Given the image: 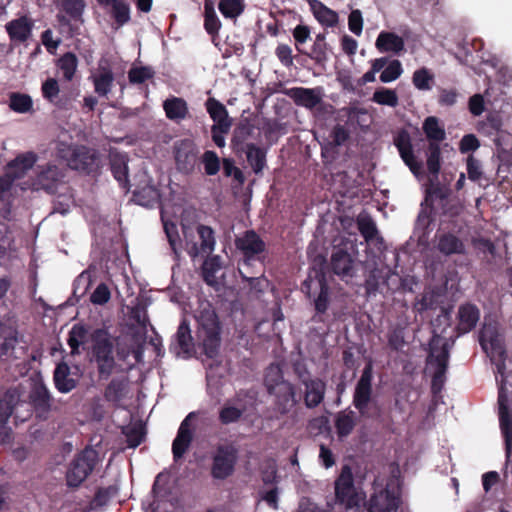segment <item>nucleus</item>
Segmentation results:
<instances>
[{
  "label": "nucleus",
  "mask_w": 512,
  "mask_h": 512,
  "mask_svg": "<svg viewBox=\"0 0 512 512\" xmlns=\"http://www.w3.org/2000/svg\"><path fill=\"white\" fill-rule=\"evenodd\" d=\"M479 342L496 366V381L499 384V425L505 439L506 463H509L512 461V408L506 394L504 379L506 350L496 324L486 323L483 325L479 334Z\"/></svg>",
  "instance_id": "1"
},
{
  "label": "nucleus",
  "mask_w": 512,
  "mask_h": 512,
  "mask_svg": "<svg viewBox=\"0 0 512 512\" xmlns=\"http://www.w3.org/2000/svg\"><path fill=\"white\" fill-rule=\"evenodd\" d=\"M264 385L272 397L273 410L280 415H287L297 405L298 398L295 386L284 379L281 367L271 364L264 377Z\"/></svg>",
  "instance_id": "2"
},
{
  "label": "nucleus",
  "mask_w": 512,
  "mask_h": 512,
  "mask_svg": "<svg viewBox=\"0 0 512 512\" xmlns=\"http://www.w3.org/2000/svg\"><path fill=\"white\" fill-rule=\"evenodd\" d=\"M199 325L198 336L202 340L205 354L209 358L217 355L220 346V322L212 304L201 301L195 312Z\"/></svg>",
  "instance_id": "3"
},
{
  "label": "nucleus",
  "mask_w": 512,
  "mask_h": 512,
  "mask_svg": "<svg viewBox=\"0 0 512 512\" xmlns=\"http://www.w3.org/2000/svg\"><path fill=\"white\" fill-rule=\"evenodd\" d=\"M451 346L452 344L437 334H434L429 342L427 365L433 370L431 389L435 394L444 386Z\"/></svg>",
  "instance_id": "4"
},
{
  "label": "nucleus",
  "mask_w": 512,
  "mask_h": 512,
  "mask_svg": "<svg viewBox=\"0 0 512 512\" xmlns=\"http://www.w3.org/2000/svg\"><path fill=\"white\" fill-rule=\"evenodd\" d=\"M92 354L99 379L107 380L115 370L114 344L105 329H96L91 334Z\"/></svg>",
  "instance_id": "5"
},
{
  "label": "nucleus",
  "mask_w": 512,
  "mask_h": 512,
  "mask_svg": "<svg viewBox=\"0 0 512 512\" xmlns=\"http://www.w3.org/2000/svg\"><path fill=\"white\" fill-rule=\"evenodd\" d=\"M99 462L98 451L92 447H86L71 461L66 473L67 485L73 488L79 487Z\"/></svg>",
  "instance_id": "6"
},
{
  "label": "nucleus",
  "mask_w": 512,
  "mask_h": 512,
  "mask_svg": "<svg viewBox=\"0 0 512 512\" xmlns=\"http://www.w3.org/2000/svg\"><path fill=\"white\" fill-rule=\"evenodd\" d=\"M173 156L178 172L189 175L199 166L200 150L191 139H180L173 144Z\"/></svg>",
  "instance_id": "7"
},
{
  "label": "nucleus",
  "mask_w": 512,
  "mask_h": 512,
  "mask_svg": "<svg viewBox=\"0 0 512 512\" xmlns=\"http://www.w3.org/2000/svg\"><path fill=\"white\" fill-rule=\"evenodd\" d=\"M57 156L66 161L67 165L74 170L90 172L95 165V154L85 146H72L66 143H59Z\"/></svg>",
  "instance_id": "8"
},
{
  "label": "nucleus",
  "mask_w": 512,
  "mask_h": 512,
  "mask_svg": "<svg viewBox=\"0 0 512 512\" xmlns=\"http://www.w3.org/2000/svg\"><path fill=\"white\" fill-rule=\"evenodd\" d=\"M235 247L242 255L245 266H250L253 261H263L265 258L266 244L254 230H247L237 236Z\"/></svg>",
  "instance_id": "9"
},
{
  "label": "nucleus",
  "mask_w": 512,
  "mask_h": 512,
  "mask_svg": "<svg viewBox=\"0 0 512 512\" xmlns=\"http://www.w3.org/2000/svg\"><path fill=\"white\" fill-rule=\"evenodd\" d=\"M296 105L308 110L328 111L332 106L323 102V90L320 87L304 88L294 87L286 91Z\"/></svg>",
  "instance_id": "10"
},
{
  "label": "nucleus",
  "mask_w": 512,
  "mask_h": 512,
  "mask_svg": "<svg viewBox=\"0 0 512 512\" xmlns=\"http://www.w3.org/2000/svg\"><path fill=\"white\" fill-rule=\"evenodd\" d=\"M335 495L339 503L346 509L359 507L361 498L354 487L353 474L348 466L343 467L341 474L335 481Z\"/></svg>",
  "instance_id": "11"
},
{
  "label": "nucleus",
  "mask_w": 512,
  "mask_h": 512,
  "mask_svg": "<svg viewBox=\"0 0 512 512\" xmlns=\"http://www.w3.org/2000/svg\"><path fill=\"white\" fill-rule=\"evenodd\" d=\"M373 367L368 363L356 383L353 393V405L361 416H366L372 399Z\"/></svg>",
  "instance_id": "12"
},
{
  "label": "nucleus",
  "mask_w": 512,
  "mask_h": 512,
  "mask_svg": "<svg viewBox=\"0 0 512 512\" xmlns=\"http://www.w3.org/2000/svg\"><path fill=\"white\" fill-rule=\"evenodd\" d=\"M197 233L200 238L199 245L194 241H189L187 230H183L184 238L186 241V250L189 256L193 259L200 255H209L214 251L216 244L214 231L211 227L200 224L197 226Z\"/></svg>",
  "instance_id": "13"
},
{
  "label": "nucleus",
  "mask_w": 512,
  "mask_h": 512,
  "mask_svg": "<svg viewBox=\"0 0 512 512\" xmlns=\"http://www.w3.org/2000/svg\"><path fill=\"white\" fill-rule=\"evenodd\" d=\"M236 459V450L232 446H219L213 456L212 476L221 480L229 477L234 471Z\"/></svg>",
  "instance_id": "14"
},
{
  "label": "nucleus",
  "mask_w": 512,
  "mask_h": 512,
  "mask_svg": "<svg viewBox=\"0 0 512 512\" xmlns=\"http://www.w3.org/2000/svg\"><path fill=\"white\" fill-rule=\"evenodd\" d=\"M64 174L56 165L46 164L38 166V173L33 181V187L53 194L63 183Z\"/></svg>",
  "instance_id": "15"
},
{
  "label": "nucleus",
  "mask_w": 512,
  "mask_h": 512,
  "mask_svg": "<svg viewBox=\"0 0 512 512\" xmlns=\"http://www.w3.org/2000/svg\"><path fill=\"white\" fill-rule=\"evenodd\" d=\"M400 505L399 493L390 489L389 485L371 495L368 512H397Z\"/></svg>",
  "instance_id": "16"
},
{
  "label": "nucleus",
  "mask_w": 512,
  "mask_h": 512,
  "mask_svg": "<svg viewBox=\"0 0 512 512\" xmlns=\"http://www.w3.org/2000/svg\"><path fill=\"white\" fill-rule=\"evenodd\" d=\"M430 185L426 189V200L439 201L443 214L448 216H456L461 211V206L457 204L448 205V197L450 195V189L438 182V178L435 179L431 176Z\"/></svg>",
  "instance_id": "17"
},
{
  "label": "nucleus",
  "mask_w": 512,
  "mask_h": 512,
  "mask_svg": "<svg viewBox=\"0 0 512 512\" xmlns=\"http://www.w3.org/2000/svg\"><path fill=\"white\" fill-rule=\"evenodd\" d=\"M332 272L341 279L354 277L356 273L355 258L345 249H334L330 257Z\"/></svg>",
  "instance_id": "18"
},
{
  "label": "nucleus",
  "mask_w": 512,
  "mask_h": 512,
  "mask_svg": "<svg viewBox=\"0 0 512 512\" xmlns=\"http://www.w3.org/2000/svg\"><path fill=\"white\" fill-rule=\"evenodd\" d=\"M195 415V412H190L179 426L177 435L172 443V453L175 461L181 459L191 445L193 440L191 420L195 417Z\"/></svg>",
  "instance_id": "19"
},
{
  "label": "nucleus",
  "mask_w": 512,
  "mask_h": 512,
  "mask_svg": "<svg viewBox=\"0 0 512 512\" xmlns=\"http://www.w3.org/2000/svg\"><path fill=\"white\" fill-rule=\"evenodd\" d=\"M399 154L404 163L409 167L414 175H419L422 171V162L418 161L413 153L411 138L407 131H400L394 139Z\"/></svg>",
  "instance_id": "20"
},
{
  "label": "nucleus",
  "mask_w": 512,
  "mask_h": 512,
  "mask_svg": "<svg viewBox=\"0 0 512 512\" xmlns=\"http://www.w3.org/2000/svg\"><path fill=\"white\" fill-rule=\"evenodd\" d=\"M174 339V342L170 346L171 351L174 352L176 356H190L194 349V342L189 323L186 319H183L178 326Z\"/></svg>",
  "instance_id": "21"
},
{
  "label": "nucleus",
  "mask_w": 512,
  "mask_h": 512,
  "mask_svg": "<svg viewBox=\"0 0 512 512\" xmlns=\"http://www.w3.org/2000/svg\"><path fill=\"white\" fill-rule=\"evenodd\" d=\"M33 26L34 23L31 18L21 16L9 21L5 25V29L11 41L24 43L31 37Z\"/></svg>",
  "instance_id": "22"
},
{
  "label": "nucleus",
  "mask_w": 512,
  "mask_h": 512,
  "mask_svg": "<svg viewBox=\"0 0 512 512\" xmlns=\"http://www.w3.org/2000/svg\"><path fill=\"white\" fill-rule=\"evenodd\" d=\"M457 317L458 324L456 330L458 335H463L476 327L480 319V310L476 305L470 303L462 304L458 308Z\"/></svg>",
  "instance_id": "23"
},
{
  "label": "nucleus",
  "mask_w": 512,
  "mask_h": 512,
  "mask_svg": "<svg viewBox=\"0 0 512 512\" xmlns=\"http://www.w3.org/2000/svg\"><path fill=\"white\" fill-rule=\"evenodd\" d=\"M303 386L305 406L309 409L318 407L325 398L326 383L319 378H313L305 381Z\"/></svg>",
  "instance_id": "24"
},
{
  "label": "nucleus",
  "mask_w": 512,
  "mask_h": 512,
  "mask_svg": "<svg viewBox=\"0 0 512 512\" xmlns=\"http://www.w3.org/2000/svg\"><path fill=\"white\" fill-rule=\"evenodd\" d=\"M94 85V91L100 97H107L111 92L114 83V74L108 66L99 64L95 73L89 77Z\"/></svg>",
  "instance_id": "25"
},
{
  "label": "nucleus",
  "mask_w": 512,
  "mask_h": 512,
  "mask_svg": "<svg viewBox=\"0 0 512 512\" xmlns=\"http://www.w3.org/2000/svg\"><path fill=\"white\" fill-rule=\"evenodd\" d=\"M110 168L114 178L123 187L126 188L128 179V162L129 157L126 153L118 152L116 150L110 151L109 154Z\"/></svg>",
  "instance_id": "26"
},
{
  "label": "nucleus",
  "mask_w": 512,
  "mask_h": 512,
  "mask_svg": "<svg viewBox=\"0 0 512 512\" xmlns=\"http://www.w3.org/2000/svg\"><path fill=\"white\" fill-rule=\"evenodd\" d=\"M29 398L39 416L45 417L51 409L52 399L46 385L41 382L35 383L30 392Z\"/></svg>",
  "instance_id": "27"
},
{
  "label": "nucleus",
  "mask_w": 512,
  "mask_h": 512,
  "mask_svg": "<svg viewBox=\"0 0 512 512\" xmlns=\"http://www.w3.org/2000/svg\"><path fill=\"white\" fill-rule=\"evenodd\" d=\"M315 19L323 26L335 27L339 22L338 13L319 0H305Z\"/></svg>",
  "instance_id": "28"
},
{
  "label": "nucleus",
  "mask_w": 512,
  "mask_h": 512,
  "mask_svg": "<svg viewBox=\"0 0 512 512\" xmlns=\"http://www.w3.org/2000/svg\"><path fill=\"white\" fill-rule=\"evenodd\" d=\"M375 46L382 53L399 54L404 51L405 43L402 37L393 32L382 31L379 33Z\"/></svg>",
  "instance_id": "29"
},
{
  "label": "nucleus",
  "mask_w": 512,
  "mask_h": 512,
  "mask_svg": "<svg viewBox=\"0 0 512 512\" xmlns=\"http://www.w3.org/2000/svg\"><path fill=\"white\" fill-rule=\"evenodd\" d=\"M129 380L127 377L113 378L105 388L104 398L108 402L119 404L128 394Z\"/></svg>",
  "instance_id": "30"
},
{
  "label": "nucleus",
  "mask_w": 512,
  "mask_h": 512,
  "mask_svg": "<svg viewBox=\"0 0 512 512\" xmlns=\"http://www.w3.org/2000/svg\"><path fill=\"white\" fill-rule=\"evenodd\" d=\"M36 161L37 155L34 152H27L10 161L6 169L14 175V178L21 179L32 169Z\"/></svg>",
  "instance_id": "31"
},
{
  "label": "nucleus",
  "mask_w": 512,
  "mask_h": 512,
  "mask_svg": "<svg viewBox=\"0 0 512 512\" xmlns=\"http://www.w3.org/2000/svg\"><path fill=\"white\" fill-rule=\"evenodd\" d=\"M54 383L61 393H68L77 386V380L71 377V370L67 363H59L54 371Z\"/></svg>",
  "instance_id": "32"
},
{
  "label": "nucleus",
  "mask_w": 512,
  "mask_h": 512,
  "mask_svg": "<svg viewBox=\"0 0 512 512\" xmlns=\"http://www.w3.org/2000/svg\"><path fill=\"white\" fill-rule=\"evenodd\" d=\"M205 106L210 117L215 122L213 126H219L224 129L232 126V120L228 116V111L220 101L215 98H208Z\"/></svg>",
  "instance_id": "33"
},
{
  "label": "nucleus",
  "mask_w": 512,
  "mask_h": 512,
  "mask_svg": "<svg viewBox=\"0 0 512 512\" xmlns=\"http://www.w3.org/2000/svg\"><path fill=\"white\" fill-rule=\"evenodd\" d=\"M437 249L445 256L465 253L463 241L452 233H443L439 236Z\"/></svg>",
  "instance_id": "34"
},
{
  "label": "nucleus",
  "mask_w": 512,
  "mask_h": 512,
  "mask_svg": "<svg viewBox=\"0 0 512 512\" xmlns=\"http://www.w3.org/2000/svg\"><path fill=\"white\" fill-rule=\"evenodd\" d=\"M163 109L166 117L172 121L180 122L188 115L187 102L180 97H171L164 101Z\"/></svg>",
  "instance_id": "35"
},
{
  "label": "nucleus",
  "mask_w": 512,
  "mask_h": 512,
  "mask_svg": "<svg viewBox=\"0 0 512 512\" xmlns=\"http://www.w3.org/2000/svg\"><path fill=\"white\" fill-rule=\"evenodd\" d=\"M356 413L352 410H343L335 417V428L339 439L348 437L356 426Z\"/></svg>",
  "instance_id": "36"
},
{
  "label": "nucleus",
  "mask_w": 512,
  "mask_h": 512,
  "mask_svg": "<svg viewBox=\"0 0 512 512\" xmlns=\"http://www.w3.org/2000/svg\"><path fill=\"white\" fill-rule=\"evenodd\" d=\"M20 405V394L16 389L8 390L0 399V425H5L13 411Z\"/></svg>",
  "instance_id": "37"
},
{
  "label": "nucleus",
  "mask_w": 512,
  "mask_h": 512,
  "mask_svg": "<svg viewBox=\"0 0 512 512\" xmlns=\"http://www.w3.org/2000/svg\"><path fill=\"white\" fill-rule=\"evenodd\" d=\"M254 125L247 119H242L234 128L231 143L238 151H244L245 141L249 139L254 133Z\"/></svg>",
  "instance_id": "38"
},
{
  "label": "nucleus",
  "mask_w": 512,
  "mask_h": 512,
  "mask_svg": "<svg viewBox=\"0 0 512 512\" xmlns=\"http://www.w3.org/2000/svg\"><path fill=\"white\" fill-rule=\"evenodd\" d=\"M243 152L246 153L247 161L253 171L260 173L266 164L265 151L254 144H246Z\"/></svg>",
  "instance_id": "39"
},
{
  "label": "nucleus",
  "mask_w": 512,
  "mask_h": 512,
  "mask_svg": "<svg viewBox=\"0 0 512 512\" xmlns=\"http://www.w3.org/2000/svg\"><path fill=\"white\" fill-rule=\"evenodd\" d=\"M88 339V329L84 325L75 324L68 335V345L71 348V353L73 355L79 354V348L82 346Z\"/></svg>",
  "instance_id": "40"
},
{
  "label": "nucleus",
  "mask_w": 512,
  "mask_h": 512,
  "mask_svg": "<svg viewBox=\"0 0 512 512\" xmlns=\"http://www.w3.org/2000/svg\"><path fill=\"white\" fill-rule=\"evenodd\" d=\"M159 196V191L152 185H145L134 192L135 202L144 207L154 206L158 202Z\"/></svg>",
  "instance_id": "41"
},
{
  "label": "nucleus",
  "mask_w": 512,
  "mask_h": 512,
  "mask_svg": "<svg viewBox=\"0 0 512 512\" xmlns=\"http://www.w3.org/2000/svg\"><path fill=\"white\" fill-rule=\"evenodd\" d=\"M162 221H163V227H164L165 234L167 236L171 250L174 254V259L176 262H179L180 256H181V251H180L181 244H180V238H179L177 226L174 222L165 220L163 217H162Z\"/></svg>",
  "instance_id": "42"
},
{
  "label": "nucleus",
  "mask_w": 512,
  "mask_h": 512,
  "mask_svg": "<svg viewBox=\"0 0 512 512\" xmlns=\"http://www.w3.org/2000/svg\"><path fill=\"white\" fill-rule=\"evenodd\" d=\"M221 269V258L219 256H212L205 259L202 265V274L205 282L214 286L218 283L216 274Z\"/></svg>",
  "instance_id": "43"
},
{
  "label": "nucleus",
  "mask_w": 512,
  "mask_h": 512,
  "mask_svg": "<svg viewBox=\"0 0 512 512\" xmlns=\"http://www.w3.org/2000/svg\"><path fill=\"white\" fill-rule=\"evenodd\" d=\"M423 131L430 142L439 143L446 137L444 128L439 125L438 118L434 116H429L425 119L423 123Z\"/></svg>",
  "instance_id": "44"
},
{
  "label": "nucleus",
  "mask_w": 512,
  "mask_h": 512,
  "mask_svg": "<svg viewBox=\"0 0 512 512\" xmlns=\"http://www.w3.org/2000/svg\"><path fill=\"white\" fill-rule=\"evenodd\" d=\"M326 34L319 33L316 35L311 53L307 54L316 63L322 64L328 60V50L330 49L325 41Z\"/></svg>",
  "instance_id": "45"
},
{
  "label": "nucleus",
  "mask_w": 512,
  "mask_h": 512,
  "mask_svg": "<svg viewBox=\"0 0 512 512\" xmlns=\"http://www.w3.org/2000/svg\"><path fill=\"white\" fill-rule=\"evenodd\" d=\"M357 227L366 242H371L378 234L374 220L368 214H360L357 217Z\"/></svg>",
  "instance_id": "46"
},
{
  "label": "nucleus",
  "mask_w": 512,
  "mask_h": 512,
  "mask_svg": "<svg viewBox=\"0 0 512 512\" xmlns=\"http://www.w3.org/2000/svg\"><path fill=\"white\" fill-rule=\"evenodd\" d=\"M57 66L62 71L64 79L71 81L77 70L78 59L74 53L67 52L59 58Z\"/></svg>",
  "instance_id": "47"
},
{
  "label": "nucleus",
  "mask_w": 512,
  "mask_h": 512,
  "mask_svg": "<svg viewBox=\"0 0 512 512\" xmlns=\"http://www.w3.org/2000/svg\"><path fill=\"white\" fill-rule=\"evenodd\" d=\"M440 155L441 150L439 143L429 142L426 163L429 173L431 174V176H434L435 179L438 178V174L441 168Z\"/></svg>",
  "instance_id": "48"
},
{
  "label": "nucleus",
  "mask_w": 512,
  "mask_h": 512,
  "mask_svg": "<svg viewBox=\"0 0 512 512\" xmlns=\"http://www.w3.org/2000/svg\"><path fill=\"white\" fill-rule=\"evenodd\" d=\"M317 283L320 291L317 298L314 300L315 310L317 314H324L329 307V286L324 275H321L317 279Z\"/></svg>",
  "instance_id": "49"
},
{
  "label": "nucleus",
  "mask_w": 512,
  "mask_h": 512,
  "mask_svg": "<svg viewBox=\"0 0 512 512\" xmlns=\"http://www.w3.org/2000/svg\"><path fill=\"white\" fill-rule=\"evenodd\" d=\"M33 102L29 95L12 93L9 97V107L17 113H27L32 109Z\"/></svg>",
  "instance_id": "50"
},
{
  "label": "nucleus",
  "mask_w": 512,
  "mask_h": 512,
  "mask_svg": "<svg viewBox=\"0 0 512 512\" xmlns=\"http://www.w3.org/2000/svg\"><path fill=\"white\" fill-rule=\"evenodd\" d=\"M17 344L18 338L15 334L6 337L0 345V358L3 360L19 358ZM19 350H22V347Z\"/></svg>",
  "instance_id": "51"
},
{
  "label": "nucleus",
  "mask_w": 512,
  "mask_h": 512,
  "mask_svg": "<svg viewBox=\"0 0 512 512\" xmlns=\"http://www.w3.org/2000/svg\"><path fill=\"white\" fill-rule=\"evenodd\" d=\"M219 11L226 18H236L244 11V4L241 0H220Z\"/></svg>",
  "instance_id": "52"
},
{
  "label": "nucleus",
  "mask_w": 512,
  "mask_h": 512,
  "mask_svg": "<svg viewBox=\"0 0 512 512\" xmlns=\"http://www.w3.org/2000/svg\"><path fill=\"white\" fill-rule=\"evenodd\" d=\"M245 410V406L224 405L219 412V420L224 425L235 423L242 417Z\"/></svg>",
  "instance_id": "53"
},
{
  "label": "nucleus",
  "mask_w": 512,
  "mask_h": 512,
  "mask_svg": "<svg viewBox=\"0 0 512 512\" xmlns=\"http://www.w3.org/2000/svg\"><path fill=\"white\" fill-rule=\"evenodd\" d=\"M372 100L380 105L396 107L398 105V96L392 89L381 88L374 92Z\"/></svg>",
  "instance_id": "54"
},
{
  "label": "nucleus",
  "mask_w": 512,
  "mask_h": 512,
  "mask_svg": "<svg viewBox=\"0 0 512 512\" xmlns=\"http://www.w3.org/2000/svg\"><path fill=\"white\" fill-rule=\"evenodd\" d=\"M59 3L72 19L81 20L85 8L84 0H59Z\"/></svg>",
  "instance_id": "55"
},
{
  "label": "nucleus",
  "mask_w": 512,
  "mask_h": 512,
  "mask_svg": "<svg viewBox=\"0 0 512 512\" xmlns=\"http://www.w3.org/2000/svg\"><path fill=\"white\" fill-rule=\"evenodd\" d=\"M403 72L402 64L399 60L394 59L388 63L386 68L380 74L382 83H390L398 79Z\"/></svg>",
  "instance_id": "56"
},
{
  "label": "nucleus",
  "mask_w": 512,
  "mask_h": 512,
  "mask_svg": "<svg viewBox=\"0 0 512 512\" xmlns=\"http://www.w3.org/2000/svg\"><path fill=\"white\" fill-rule=\"evenodd\" d=\"M154 76V70L148 66L132 67L128 72L131 84H142Z\"/></svg>",
  "instance_id": "57"
},
{
  "label": "nucleus",
  "mask_w": 512,
  "mask_h": 512,
  "mask_svg": "<svg viewBox=\"0 0 512 512\" xmlns=\"http://www.w3.org/2000/svg\"><path fill=\"white\" fill-rule=\"evenodd\" d=\"M129 448H136L144 440L145 433L141 425L126 427L123 430Z\"/></svg>",
  "instance_id": "58"
},
{
  "label": "nucleus",
  "mask_w": 512,
  "mask_h": 512,
  "mask_svg": "<svg viewBox=\"0 0 512 512\" xmlns=\"http://www.w3.org/2000/svg\"><path fill=\"white\" fill-rule=\"evenodd\" d=\"M433 76L429 73L428 69L421 68L413 73L412 81L414 86L419 90L431 89V81Z\"/></svg>",
  "instance_id": "59"
},
{
  "label": "nucleus",
  "mask_w": 512,
  "mask_h": 512,
  "mask_svg": "<svg viewBox=\"0 0 512 512\" xmlns=\"http://www.w3.org/2000/svg\"><path fill=\"white\" fill-rule=\"evenodd\" d=\"M43 97L51 103H56L60 88L56 79L48 78L41 87Z\"/></svg>",
  "instance_id": "60"
},
{
  "label": "nucleus",
  "mask_w": 512,
  "mask_h": 512,
  "mask_svg": "<svg viewBox=\"0 0 512 512\" xmlns=\"http://www.w3.org/2000/svg\"><path fill=\"white\" fill-rule=\"evenodd\" d=\"M202 162L204 164L205 173L213 176L218 173L220 169V162L217 154L214 151H206L203 154Z\"/></svg>",
  "instance_id": "61"
},
{
  "label": "nucleus",
  "mask_w": 512,
  "mask_h": 512,
  "mask_svg": "<svg viewBox=\"0 0 512 512\" xmlns=\"http://www.w3.org/2000/svg\"><path fill=\"white\" fill-rule=\"evenodd\" d=\"M112 15L119 25H123L130 20L129 5L124 0H119L112 8Z\"/></svg>",
  "instance_id": "62"
},
{
  "label": "nucleus",
  "mask_w": 512,
  "mask_h": 512,
  "mask_svg": "<svg viewBox=\"0 0 512 512\" xmlns=\"http://www.w3.org/2000/svg\"><path fill=\"white\" fill-rule=\"evenodd\" d=\"M111 298V293L105 283H100L91 294L90 301L95 305H104Z\"/></svg>",
  "instance_id": "63"
},
{
  "label": "nucleus",
  "mask_w": 512,
  "mask_h": 512,
  "mask_svg": "<svg viewBox=\"0 0 512 512\" xmlns=\"http://www.w3.org/2000/svg\"><path fill=\"white\" fill-rule=\"evenodd\" d=\"M118 490L115 486H109L106 488H100L93 499V503L96 506L106 505L112 497L117 494Z\"/></svg>",
  "instance_id": "64"
}]
</instances>
